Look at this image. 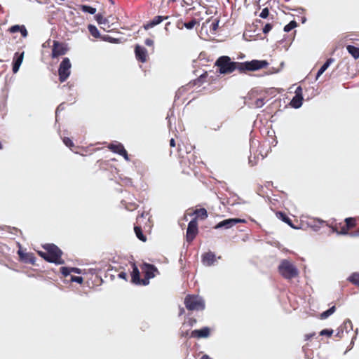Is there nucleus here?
I'll return each mask as SVG.
<instances>
[{
    "label": "nucleus",
    "mask_w": 359,
    "mask_h": 359,
    "mask_svg": "<svg viewBox=\"0 0 359 359\" xmlns=\"http://www.w3.org/2000/svg\"><path fill=\"white\" fill-rule=\"evenodd\" d=\"M2 148H3V147H2L1 142H0V149H1Z\"/></svg>",
    "instance_id": "57"
},
{
    "label": "nucleus",
    "mask_w": 359,
    "mask_h": 359,
    "mask_svg": "<svg viewBox=\"0 0 359 359\" xmlns=\"http://www.w3.org/2000/svg\"><path fill=\"white\" fill-rule=\"evenodd\" d=\"M132 266L133 271L130 273V281L135 285H142V278H140V273L139 269L136 266L135 263L130 264Z\"/></svg>",
    "instance_id": "14"
},
{
    "label": "nucleus",
    "mask_w": 359,
    "mask_h": 359,
    "mask_svg": "<svg viewBox=\"0 0 359 359\" xmlns=\"http://www.w3.org/2000/svg\"><path fill=\"white\" fill-rule=\"evenodd\" d=\"M154 41L151 39H147L145 41H144V44L148 46L149 47H152V46H154Z\"/></svg>",
    "instance_id": "45"
},
{
    "label": "nucleus",
    "mask_w": 359,
    "mask_h": 359,
    "mask_svg": "<svg viewBox=\"0 0 359 359\" xmlns=\"http://www.w3.org/2000/svg\"><path fill=\"white\" fill-rule=\"evenodd\" d=\"M348 52L352 55L354 59L359 57V48L353 46V45H348L346 46Z\"/></svg>",
    "instance_id": "26"
},
{
    "label": "nucleus",
    "mask_w": 359,
    "mask_h": 359,
    "mask_svg": "<svg viewBox=\"0 0 359 359\" xmlns=\"http://www.w3.org/2000/svg\"><path fill=\"white\" fill-rule=\"evenodd\" d=\"M214 76H210V74L208 72L203 73L198 79V81L200 83H203V82H208L209 83H212L214 81Z\"/></svg>",
    "instance_id": "25"
},
{
    "label": "nucleus",
    "mask_w": 359,
    "mask_h": 359,
    "mask_svg": "<svg viewBox=\"0 0 359 359\" xmlns=\"http://www.w3.org/2000/svg\"><path fill=\"white\" fill-rule=\"evenodd\" d=\"M238 223H246V220L244 219L241 218H229L224 219L221 222H219L218 224H217L215 226V229H229L234 226L236 224Z\"/></svg>",
    "instance_id": "7"
},
{
    "label": "nucleus",
    "mask_w": 359,
    "mask_h": 359,
    "mask_svg": "<svg viewBox=\"0 0 359 359\" xmlns=\"http://www.w3.org/2000/svg\"><path fill=\"white\" fill-rule=\"evenodd\" d=\"M348 327H352V324L350 320L344 323V325L338 328L335 336L339 339L343 338L344 337V332H346V334L348 332Z\"/></svg>",
    "instance_id": "20"
},
{
    "label": "nucleus",
    "mask_w": 359,
    "mask_h": 359,
    "mask_svg": "<svg viewBox=\"0 0 359 359\" xmlns=\"http://www.w3.org/2000/svg\"><path fill=\"white\" fill-rule=\"evenodd\" d=\"M3 36H4V33H3L2 30H1V29H0V36L2 37Z\"/></svg>",
    "instance_id": "55"
},
{
    "label": "nucleus",
    "mask_w": 359,
    "mask_h": 359,
    "mask_svg": "<svg viewBox=\"0 0 359 359\" xmlns=\"http://www.w3.org/2000/svg\"><path fill=\"white\" fill-rule=\"evenodd\" d=\"M168 18H169L168 16H161V15L156 16L153 18V20H151V21H149L147 23L144 25L143 27L145 29H148L151 27H154L156 25L161 23L163 20L168 19Z\"/></svg>",
    "instance_id": "18"
},
{
    "label": "nucleus",
    "mask_w": 359,
    "mask_h": 359,
    "mask_svg": "<svg viewBox=\"0 0 359 359\" xmlns=\"http://www.w3.org/2000/svg\"><path fill=\"white\" fill-rule=\"evenodd\" d=\"M141 270L144 275V278L141 280L142 285H148L149 280L159 273L158 269L154 265L147 263H144L141 266Z\"/></svg>",
    "instance_id": "5"
},
{
    "label": "nucleus",
    "mask_w": 359,
    "mask_h": 359,
    "mask_svg": "<svg viewBox=\"0 0 359 359\" xmlns=\"http://www.w3.org/2000/svg\"><path fill=\"white\" fill-rule=\"evenodd\" d=\"M68 48L66 44L60 43L57 41H53V46H52L51 57L57 58L60 55L66 54Z\"/></svg>",
    "instance_id": "9"
},
{
    "label": "nucleus",
    "mask_w": 359,
    "mask_h": 359,
    "mask_svg": "<svg viewBox=\"0 0 359 359\" xmlns=\"http://www.w3.org/2000/svg\"><path fill=\"white\" fill-rule=\"evenodd\" d=\"M107 147L112 152L121 156L126 161H129L128 153L121 143L118 142L115 143H111L108 144Z\"/></svg>",
    "instance_id": "10"
},
{
    "label": "nucleus",
    "mask_w": 359,
    "mask_h": 359,
    "mask_svg": "<svg viewBox=\"0 0 359 359\" xmlns=\"http://www.w3.org/2000/svg\"><path fill=\"white\" fill-rule=\"evenodd\" d=\"M264 100L263 98H259V99H257L254 102L253 105L256 108H260L264 105Z\"/></svg>",
    "instance_id": "36"
},
{
    "label": "nucleus",
    "mask_w": 359,
    "mask_h": 359,
    "mask_svg": "<svg viewBox=\"0 0 359 359\" xmlns=\"http://www.w3.org/2000/svg\"><path fill=\"white\" fill-rule=\"evenodd\" d=\"M189 215H194L195 217L193 219H196V222L198 219L203 220L208 217V212L205 208L196 209L194 212H190Z\"/></svg>",
    "instance_id": "19"
},
{
    "label": "nucleus",
    "mask_w": 359,
    "mask_h": 359,
    "mask_svg": "<svg viewBox=\"0 0 359 359\" xmlns=\"http://www.w3.org/2000/svg\"><path fill=\"white\" fill-rule=\"evenodd\" d=\"M71 273H81V270L79 268H70Z\"/></svg>",
    "instance_id": "49"
},
{
    "label": "nucleus",
    "mask_w": 359,
    "mask_h": 359,
    "mask_svg": "<svg viewBox=\"0 0 359 359\" xmlns=\"http://www.w3.org/2000/svg\"><path fill=\"white\" fill-rule=\"evenodd\" d=\"M215 262V255L212 252H205L203 255V262L208 266H211Z\"/></svg>",
    "instance_id": "22"
},
{
    "label": "nucleus",
    "mask_w": 359,
    "mask_h": 359,
    "mask_svg": "<svg viewBox=\"0 0 359 359\" xmlns=\"http://www.w3.org/2000/svg\"><path fill=\"white\" fill-rule=\"evenodd\" d=\"M123 183L126 186H132L133 185V180L129 177H125L122 179Z\"/></svg>",
    "instance_id": "44"
},
{
    "label": "nucleus",
    "mask_w": 359,
    "mask_h": 359,
    "mask_svg": "<svg viewBox=\"0 0 359 359\" xmlns=\"http://www.w3.org/2000/svg\"><path fill=\"white\" fill-rule=\"evenodd\" d=\"M88 31L90 34H91V36H93L95 38H99L100 34L98 29L96 26L89 25L88 26Z\"/></svg>",
    "instance_id": "30"
},
{
    "label": "nucleus",
    "mask_w": 359,
    "mask_h": 359,
    "mask_svg": "<svg viewBox=\"0 0 359 359\" xmlns=\"http://www.w3.org/2000/svg\"><path fill=\"white\" fill-rule=\"evenodd\" d=\"M43 248L46 252L38 251V254L46 262L53 263L58 265L65 264V261L62 259V250L54 244H46L43 245Z\"/></svg>",
    "instance_id": "2"
},
{
    "label": "nucleus",
    "mask_w": 359,
    "mask_h": 359,
    "mask_svg": "<svg viewBox=\"0 0 359 359\" xmlns=\"http://www.w3.org/2000/svg\"><path fill=\"white\" fill-rule=\"evenodd\" d=\"M334 62V60L332 58H329L325 63L323 65V66L320 67V68L318 69L316 78L320 76L322 74H323L326 69L329 67V66Z\"/></svg>",
    "instance_id": "29"
},
{
    "label": "nucleus",
    "mask_w": 359,
    "mask_h": 359,
    "mask_svg": "<svg viewBox=\"0 0 359 359\" xmlns=\"http://www.w3.org/2000/svg\"><path fill=\"white\" fill-rule=\"evenodd\" d=\"M210 335V329L208 327H203L199 330H194L191 332V337L196 339L208 338Z\"/></svg>",
    "instance_id": "13"
},
{
    "label": "nucleus",
    "mask_w": 359,
    "mask_h": 359,
    "mask_svg": "<svg viewBox=\"0 0 359 359\" xmlns=\"http://www.w3.org/2000/svg\"><path fill=\"white\" fill-rule=\"evenodd\" d=\"M344 226V222H337L336 220H334L331 222L330 227L334 232H337L339 234H343V227Z\"/></svg>",
    "instance_id": "23"
},
{
    "label": "nucleus",
    "mask_w": 359,
    "mask_h": 359,
    "mask_svg": "<svg viewBox=\"0 0 359 359\" xmlns=\"http://www.w3.org/2000/svg\"><path fill=\"white\" fill-rule=\"evenodd\" d=\"M95 19L98 24L102 25L106 22V19L103 18L102 15L98 13L95 15Z\"/></svg>",
    "instance_id": "40"
},
{
    "label": "nucleus",
    "mask_w": 359,
    "mask_h": 359,
    "mask_svg": "<svg viewBox=\"0 0 359 359\" xmlns=\"http://www.w3.org/2000/svg\"><path fill=\"white\" fill-rule=\"evenodd\" d=\"M118 278L123 279V280H127V273L124 271H121L118 274Z\"/></svg>",
    "instance_id": "46"
},
{
    "label": "nucleus",
    "mask_w": 359,
    "mask_h": 359,
    "mask_svg": "<svg viewBox=\"0 0 359 359\" xmlns=\"http://www.w3.org/2000/svg\"><path fill=\"white\" fill-rule=\"evenodd\" d=\"M63 142L70 149H72V148L74 147V142L72 141V140L69 137H65L63 139Z\"/></svg>",
    "instance_id": "37"
},
{
    "label": "nucleus",
    "mask_w": 359,
    "mask_h": 359,
    "mask_svg": "<svg viewBox=\"0 0 359 359\" xmlns=\"http://www.w3.org/2000/svg\"><path fill=\"white\" fill-rule=\"evenodd\" d=\"M144 217V213H142L140 216L137 218V223L135 225L134 231L135 232V234L137 237L142 242H145L147 241L146 236L143 233V231L142 230V227L140 225V220L142 218Z\"/></svg>",
    "instance_id": "15"
},
{
    "label": "nucleus",
    "mask_w": 359,
    "mask_h": 359,
    "mask_svg": "<svg viewBox=\"0 0 359 359\" xmlns=\"http://www.w3.org/2000/svg\"><path fill=\"white\" fill-rule=\"evenodd\" d=\"M18 255L22 260H24L26 262H29L31 264L34 263V256L32 253H25L22 250H18Z\"/></svg>",
    "instance_id": "24"
},
{
    "label": "nucleus",
    "mask_w": 359,
    "mask_h": 359,
    "mask_svg": "<svg viewBox=\"0 0 359 359\" xmlns=\"http://www.w3.org/2000/svg\"><path fill=\"white\" fill-rule=\"evenodd\" d=\"M170 145L172 147H174L176 146V142H175V139H171L170 140Z\"/></svg>",
    "instance_id": "52"
},
{
    "label": "nucleus",
    "mask_w": 359,
    "mask_h": 359,
    "mask_svg": "<svg viewBox=\"0 0 359 359\" xmlns=\"http://www.w3.org/2000/svg\"><path fill=\"white\" fill-rule=\"evenodd\" d=\"M184 304L187 309L190 311H200L205 307L204 302L198 296L188 294L184 298Z\"/></svg>",
    "instance_id": "4"
},
{
    "label": "nucleus",
    "mask_w": 359,
    "mask_h": 359,
    "mask_svg": "<svg viewBox=\"0 0 359 359\" xmlns=\"http://www.w3.org/2000/svg\"><path fill=\"white\" fill-rule=\"evenodd\" d=\"M319 334L320 336L331 337L332 334H333V330H329V329H325V330H323L322 331H320Z\"/></svg>",
    "instance_id": "39"
},
{
    "label": "nucleus",
    "mask_w": 359,
    "mask_h": 359,
    "mask_svg": "<svg viewBox=\"0 0 359 359\" xmlns=\"http://www.w3.org/2000/svg\"><path fill=\"white\" fill-rule=\"evenodd\" d=\"M316 335V334L313 332V333H310V334H306L305 335V341H309L311 339H312L314 336Z\"/></svg>",
    "instance_id": "47"
},
{
    "label": "nucleus",
    "mask_w": 359,
    "mask_h": 359,
    "mask_svg": "<svg viewBox=\"0 0 359 359\" xmlns=\"http://www.w3.org/2000/svg\"><path fill=\"white\" fill-rule=\"evenodd\" d=\"M276 216L278 219H281L283 222L287 223L288 225L292 227V223L291 219L287 215L283 212H277Z\"/></svg>",
    "instance_id": "27"
},
{
    "label": "nucleus",
    "mask_w": 359,
    "mask_h": 359,
    "mask_svg": "<svg viewBox=\"0 0 359 359\" xmlns=\"http://www.w3.org/2000/svg\"><path fill=\"white\" fill-rule=\"evenodd\" d=\"M357 217H347L344 220V226L343 227V234H347L348 231L355 228L357 225Z\"/></svg>",
    "instance_id": "17"
},
{
    "label": "nucleus",
    "mask_w": 359,
    "mask_h": 359,
    "mask_svg": "<svg viewBox=\"0 0 359 359\" xmlns=\"http://www.w3.org/2000/svg\"><path fill=\"white\" fill-rule=\"evenodd\" d=\"M24 57V53H16L14 54L13 59L12 71L13 73H17L20 69L21 64L22 63Z\"/></svg>",
    "instance_id": "16"
},
{
    "label": "nucleus",
    "mask_w": 359,
    "mask_h": 359,
    "mask_svg": "<svg viewBox=\"0 0 359 359\" xmlns=\"http://www.w3.org/2000/svg\"><path fill=\"white\" fill-rule=\"evenodd\" d=\"M8 31L10 33H16L20 32L22 37L25 38L27 36L28 32L26 27L24 25H14L8 28Z\"/></svg>",
    "instance_id": "21"
},
{
    "label": "nucleus",
    "mask_w": 359,
    "mask_h": 359,
    "mask_svg": "<svg viewBox=\"0 0 359 359\" xmlns=\"http://www.w3.org/2000/svg\"><path fill=\"white\" fill-rule=\"evenodd\" d=\"M199 22L197 21L196 18H193L190 22H184L183 24L184 27L191 29H193L196 25H198Z\"/></svg>",
    "instance_id": "31"
},
{
    "label": "nucleus",
    "mask_w": 359,
    "mask_h": 359,
    "mask_svg": "<svg viewBox=\"0 0 359 359\" xmlns=\"http://www.w3.org/2000/svg\"><path fill=\"white\" fill-rule=\"evenodd\" d=\"M81 9L82 11L85 13H88L90 14H95L96 13V8L95 7H91L86 5H82L81 6Z\"/></svg>",
    "instance_id": "33"
},
{
    "label": "nucleus",
    "mask_w": 359,
    "mask_h": 359,
    "mask_svg": "<svg viewBox=\"0 0 359 359\" xmlns=\"http://www.w3.org/2000/svg\"><path fill=\"white\" fill-rule=\"evenodd\" d=\"M348 280L353 285L359 287V272L352 273L348 278Z\"/></svg>",
    "instance_id": "28"
},
{
    "label": "nucleus",
    "mask_w": 359,
    "mask_h": 359,
    "mask_svg": "<svg viewBox=\"0 0 359 359\" xmlns=\"http://www.w3.org/2000/svg\"><path fill=\"white\" fill-rule=\"evenodd\" d=\"M269 15V10L267 7H265V8H262L259 17L262 18H266Z\"/></svg>",
    "instance_id": "38"
},
{
    "label": "nucleus",
    "mask_w": 359,
    "mask_h": 359,
    "mask_svg": "<svg viewBox=\"0 0 359 359\" xmlns=\"http://www.w3.org/2000/svg\"><path fill=\"white\" fill-rule=\"evenodd\" d=\"M273 28V25L270 23L266 24L264 27L262 28V32L264 34H268Z\"/></svg>",
    "instance_id": "43"
},
{
    "label": "nucleus",
    "mask_w": 359,
    "mask_h": 359,
    "mask_svg": "<svg viewBox=\"0 0 359 359\" xmlns=\"http://www.w3.org/2000/svg\"><path fill=\"white\" fill-rule=\"evenodd\" d=\"M201 359H212L208 355H203Z\"/></svg>",
    "instance_id": "53"
},
{
    "label": "nucleus",
    "mask_w": 359,
    "mask_h": 359,
    "mask_svg": "<svg viewBox=\"0 0 359 359\" xmlns=\"http://www.w3.org/2000/svg\"><path fill=\"white\" fill-rule=\"evenodd\" d=\"M198 233V222L196 219H192L188 223V228L186 230V241L188 243H191L196 237Z\"/></svg>",
    "instance_id": "8"
},
{
    "label": "nucleus",
    "mask_w": 359,
    "mask_h": 359,
    "mask_svg": "<svg viewBox=\"0 0 359 359\" xmlns=\"http://www.w3.org/2000/svg\"><path fill=\"white\" fill-rule=\"evenodd\" d=\"M302 100H304L302 97V88L301 86H298L295 90V95L291 100L290 104L294 108H299L302 104Z\"/></svg>",
    "instance_id": "11"
},
{
    "label": "nucleus",
    "mask_w": 359,
    "mask_h": 359,
    "mask_svg": "<svg viewBox=\"0 0 359 359\" xmlns=\"http://www.w3.org/2000/svg\"><path fill=\"white\" fill-rule=\"evenodd\" d=\"M297 23L296 22V21L292 20L288 25H287L285 27H283V30L288 32L290 30H292V29L297 27Z\"/></svg>",
    "instance_id": "34"
},
{
    "label": "nucleus",
    "mask_w": 359,
    "mask_h": 359,
    "mask_svg": "<svg viewBox=\"0 0 359 359\" xmlns=\"http://www.w3.org/2000/svg\"><path fill=\"white\" fill-rule=\"evenodd\" d=\"M170 25V22H167V23L165 24V29H167L168 26H169Z\"/></svg>",
    "instance_id": "54"
},
{
    "label": "nucleus",
    "mask_w": 359,
    "mask_h": 359,
    "mask_svg": "<svg viewBox=\"0 0 359 359\" xmlns=\"http://www.w3.org/2000/svg\"><path fill=\"white\" fill-rule=\"evenodd\" d=\"M172 1H180V0H171Z\"/></svg>",
    "instance_id": "58"
},
{
    "label": "nucleus",
    "mask_w": 359,
    "mask_h": 359,
    "mask_svg": "<svg viewBox=\"0 0 359 359\" xmlns=\"http://www.w3.org/2000/svg\"><path fill=\"white\" fill-rule=\"evenodd\" d=\"M218 24H219V21L212 22V24L211 25L212 29L215 31L218 27Z\"/></svg>",
    "instance_id": "50"
},
{
    "label": "nucleus",
    "mask_w": 359,
    "mask_h": 359,
    "mask_svg": "<svg viewBox=\"0 0 359 359\" xmlns=\"http://www.w3.org/2000/svg\"><path fill=\"white\" fill-rule=\"evenodd\" d=\"M71 63L69 58L65 57L62 60L60 64L58 74L59 80L61 82H64L67 79L70 74Z\"/></svg>",
    "instance_id": "6"
},
{
    "label": "nucleus",
    "mask_w": 359,
    "mask_h": 359,
    "mask_svg": "<svg viewBox=\"0 0 359 359\" xmlns=\"http://www.w3.org/2000/svg\"><path fill=\"white\" fill-rule=\"evenodd\" d=\"M135 53L137 60L141 63H144L147 60V51L146 48L140 45H137L135 48Z\"/></svg>",
    "instance_id": "12"
},
{
    "label": "nucleus",
    "mask_w": 359,
    "mask_h": 359,
    "mask_svg": "<svg viewBox=\"0 0 359 359\" xmlns=\"http://www.w3.org/2000/svg\"><path fill=\"white\" fill-rule=\"evenodd\" d=\"M70 280L72 282H76V283H77L79 284H82V283L83 281V279L81 276H72L71 278H70Z\"/></svg>",
    "instance_id": "42"
},
{
    "label": "nucleus",
    "mask_w": 359,
    "mask_h": 359,
    "mask_svg": "<svg viewBox=\"0 0 359 359\" xmlns=\"http://www.w3.org/2000/svg\"><path fill=\"white\" fill-rule=\"evenodd\" d=\"M280 274L286 279H291L298 275V270L296 266L288 260L281 261L278 266Z\"/></svg>",
    "instance_id": "3"
},
{
    "label": "nucleus",
    "mask_w": 359,
    "mask_h": 359,
    "mask_svg": "<svg viewBox=\"0 0 359 359\" xmlns=\"http://www.w3.org/2000/svg\"><path fill=\"white\" fill-rule=\"evenodd\" d=\"M60 272L65 277H66L71 273L70 268H67V266H61Z\"/></svg>",
    "instance_id": "41"
},
{
    "label": "nucleus",
    "mask_w": 359,
    "mask_h": 359,
    "mask_svg": "<svg viewBox=\"0 0 359 359\" xmlns=\"http://www.w3.org/2000/svg\"><path fill=\"white\" fill-rule=\"evenodd\" d=\"M191 323H196V320H195V319L191 320Z\"/></svg>",
    "instance_id": "56"
},
{
    "label": "nucleus",
    "mask_w": 359,
    "mask_h": 359,
    "mask_svg": "<svg viewBox=\"0 0 359 359\" xmlns=\"http://www.w3.org/2000/svg\"><path fill=\"white\" fill-rule=\"evenodd\" d=\"M215 65L217 67L219 74H229L236 69L238 70L240 73H244L248 71H256L266 68L268 67L269 62L266 60H257L245 62H232L229 56H221L216 60Z\"/></svg>",
    "instance_id": "1"
},
{
    "label": "nucleus",
    "mask_w": 359,
    "mask_h": 359,
    "mask_svg": "<svg viewBox=\"0 0 359 359\" xmlns=\"http://www.w3.org/2000/svg\"><path fill=\"white\" fill-rule=\"evenodd\" d=\"M184 23V22H183L182 20H178L177 22V27H178L180 29H182L184 27V26H183Z\"/></svg>",
    "instance_id": "51"
},
{
    "label": "nucleus",
    "mask_w": 359,
    "mask_h": 359,
    "mask_svg": "<svg viewBox=\"0 0 359 359\" xmlns=\"http://www.w3.org/2000/svg\"><path fill=\"white\" fill-rule=\"evenodd\" d=\"M137 207L138 205L135 203H128L126 204V208L129 211H134L137 208Z\"/></svg>",
    "instance_id": "35"
},
{
    "label": "nucleus",
    "mask_w": 359,
    "mask_h": 359,
    "mask_svg": "<svg viewBox=\"0 0 359 359\" xmlns=\"http://www.w3.org/2000/svg\"><path fill=\"white\" fill-rule=\"evenodd\" d=\"M104 41H108L109 42H111V43H114L116 41L115 39H114V38H112L111 36H104Z\"/></svg>",
    "instance_id": "48"
},
{
    "label": "nucleus",
    "mask_w": 359,
    "mask_h": 359,
    "mask_svg": "<svg viewBox=\"0 0 359 359\" xmlns=\"http://www.w3.org/2000/svg\"><path fill=\"white\" fill-rule=\"evenodd\" d=\"M335 311V306H332L327 311H324L320 314V318L321 319H326L328 318L330 315H332Z\"/></svg>",
    "instance_id": "32"
}]
</instances>
